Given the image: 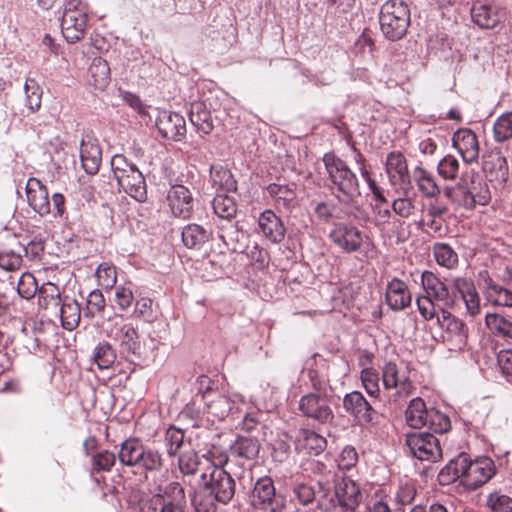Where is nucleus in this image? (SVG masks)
I'll return each mask as SVG.
<instances>
[{
  "label": "nucleus",
  "mask_w": 512,
  "mask_h": 512,
  "mask_svg": "<svg viewBox=\"0 0 512 512\" xmlns=\"http://www.w3.org/2000/svg\"><path fill=\"white\" fill-rule=\"evenodd\" d=\"M332 243L345 253L360 251L369 237L355 225L347 222H337L329 232Z\"/></svg>",
  "instance_id": "obj_13"
},
{
  "label": "nucleus",
  "mask_w": 512,
  "mask_h": 512,
  "mask_svg": "<svg viewBox=\"0 0 512 512\" xmlns=\"http://www.w3.org/2000/svg\"><path fill=\"white\" fill-rule=\"evenodd\" d=\"M437 323L443 331V342L450 346V350H461L466 345L468 329L461 319L443 309Z\"/></svg>",
  "instance_id": "obj_16"
},
{
  "label": "nucleus",
  "mask_w": 512,
  "mask_h": 512,
  "mask_svg": "<svg viewBox=\"0 0 512 512\" xmlns=\"http://www.w3.org/2000/svg\"><path fill=\"white\" fill-rule=\"evenodd\" d=\"M111 168L118 182L136 168V165L130 163L124 155L116 154L111 159Z\"/></svg>",
  "instance_id": "obj_60"
},
{
  "label": "nucleus",
  "mask_w": 512,
  "mask_h": 512,
  "mask_svg": "<svg viewBox=\"0 0 512 512\" xmlns=\"http://www.w3.org/2000/svg\"><path fill=\"white\" fill-rule=\"evenodd\" d=\"M323 163L334 187L347 200H354L361 195L357 176L342 159L333 153H326L323 156Z\"/></svg>",
  "instance_id": "obj_4"
},
{
  "label": "nucleus",
  "mask_w": 512,
  "mask_h": 512,
  "mask_svg": "<svg viewBox=\"0 0 512 512\" xmlns=\"http://www.w3.org/2000/svg\"><path fill=\"white\" fill-rule=\"evenodd\" d=\"M424 295L440 303L444 307H453L456 295L463 300L466 311L470 316H476L481 311L480 297L472 280L457 277L452 281V289L442 282L433 272L424 271L421 275Z\"/></svg>",
  "instance_id": "obj_1"
},
{
  "label": "nucleus",
  "mask_w": 512,
  "mask_h": 512,
  "mask_svg": "<svg viewBox=\"0 0 512 512\" xmlns=\"http://www.w3.org/2000/svg\"><path fill=\"white\" fill-rule=\"evenodd\" d=\"M80 157L82 167L88 174L94 175L98 172L102 161V151L96 142L82 141Z\"/></svg>",
  "instance_id": "obj_30"
},
{
  "label": "nucleus",
  "mask_w": 512,
  "mask_h": 512,
  "mask_svg": "<svg viewBox=\"0 0 512 512\" xmlns=\"http://www.w3.org/2000/svg\"><path fill=\"white\" fill-rule=\"evenodd\" d=\"M299 410L305 417L322 424L330 423L334 419L329 399L320 394L310 393L303 396L299 401Z\"/></svg>",
  "instance_id": "obj_17"
},
{
  "label": "nucleus",
  "mask_w": 512,
  "mask_h": 512,
  "mask_svg": "<svg viewBox=\"0 0 512 512\" xmlns=\"http://www.w3.org/2000/svg\"><path fill=\"white\" fill-rule=\"evenodd\" d=\"M382 383L385 390H394L392 397L395 402L407 398L414 390L410 372L403 363H385L382 367Z\"/></svg>",
  "instance_id": "obj_9"
},
{
  "label": "nucleus",
  "mask_w": 512,
  "mask_h": 512,
  "mask_svg": "<svg viewBox=\"0 0 512 512\" xmlns=\"http://www.w3.org/2000/svg\"><path fill=\"white\" fill-rule=\"evenodd\" d=\"M512 138V112L501 114L493 125V139L497 143H504Z\"/></svg>",
  "instance_id": "obj_46"
},
{
  "label": "nucleus",
  "mask_w": 512,
  "mask_h": 512,
  "mask_svg": "<svg viewBox=\"0 0 512 512\" xmlns=\"http://www.w3.org/2000/svg\"><path fill=\"white\" fill-rule=\"evenodd\" d=\"M116 360V353L108 342L99 343L95 347L94 361L99 369L110 368Z\"/></svg>",
  "instance_id": "obj_50"
},
{
  "label": "nucleus",
  "mask_w": 512,
  "mask_h": 512,
  "mask_svg": "<svg viewBox=\"0 0 512 512\" xmlns=\"http://www.w3.org/2000/svg\"><path fill=\"white\" fill-rule=\"evenodd\" d=\"M227 462L226 456H220L217 462H213L207 470L209 473H202L201 478L204 486L213 498L223 504L229 503L236 489V484L231 475L223 469Z\"/></svg>",
  "instance_id": "obj_7"
},
{
  "label": "nucleus",
  "mask_w": 512,
  "mask_h": 512,
  "mask_svg": "<svg viewBox=\"0 0 512 512\" xmlns=\"http://www.w3.org/2000/svg\"><path fill=\"white\" fill-rule=\"evenodd\" d=\"M485 324L492 334L512 339V321L504 315L487 313L485 316Z\"/></svg>",
  "instance_id": "obj_41"
},
{
  "label": "nucleus",
  "mask_w": 512,
  "mask_h": 512,
  "mask_svg": "<svg viewBox=\"0 0 512 512\" xmlns=\"http://www.w3.org/2000/svg\"><path fill=\"white\" fill-rule=\"evenodd\" d=\"M414 180L419 190L427 197H435L440 193L435 177L422 167L414 170Z\"/></svg>",
  "instance_id": "obj_44"
},
{
  "label": "nucleus",
  "mask_w": 512,
  "mask_h": 512,
  "mask_svg": "<svg viewBox=\"0 0 512 512\" xmlns=\"http://www.w3.org/2000/svg\"><path fill=\"white\" fill-rule=\"evenodd\" d=\"M406 423L415 429L428 427L433 433H446L451 422L447 415L435 408H427L425 402L417 397L410 401L405 411Z\"/></svg>",
  "instance_id": "obj_3"
},
{
  "label": "nucleus",
  "mask_w": 512,
  "mask_h": 512,
  "mask_svg": "<svg viewBox=\"0 0 512 512\" xmlns=\"http://www.w3.org/2000/svg\"><path fill=\"white\" fill-rule=\"evenodd\" d=\"M214 214L224 220L230 221L237 213V205L233 197L218 194L212 201Z\"/></svg>",
  "instance_id": "obj_43"
},
{
  "label": "nucleus",
  "mask_w": 512,
  "mask_h": 512,
  "mask_svg": "<svg viewBox=\"0 0 512 512\" xmlns=\"http://www.w3.org/2000/svg\"><path fill=\"white\" fill-rule=\"evenodd\" d=\"M484 295L486 300L495 306L512 307V291L504 284L496 283L487 276L484 279Z\"/></svg>",
  "instance_id": "obj_28"
},
{
  "label": "nucleus",
  "mask_w": 512,
  "mask_h": 512,
  "mask_svg": "<svg viewBox=\"0 0 512 512\" xmlns=\"http://www.w3.org/2000/svg\"><path fill=\"white\" fill-rule=\"evenodd\" d=\"M385 166L386 173L393 185L404 183L408 178L407 162L401 152H390L386 157Z\"/></svg>",
  "instance_id": "obj_29"
},
{
  "label": "nucleus",
  "mask_w": 512,
  "mask_h": 512,
  "mask_svg": "<svg viewBox=\"0 0 512 512\" xmlns=\"http://www.w3.org/2000/svg\"><path fill=\"white\" fill-rule=\"evenodd\" d=\"M144 450L139 440L128 439L121 444L118 459L125 466H137L141 462Z\"/></svg>",
  "instance_id": "obj_32"
},
{
  "label": "nucleus",
  "mask_w": 512,
  "mask_h": 512,
  "mask_svg": "<svg viewBox=\"0 0 512 512\" xmlns=\"http://www.w3.org/2000/svg\"><path fill=\"white\" fill-rule=\"evenodd\" d=\"M219 237L225 245L233 251L243 249L247 238L246 233L241 230L236 223L222 226L220 228Z\"/></svg>",
  "instance_id": "obj_40"
},
{
  "label": "nucleus",
  "mask_w": 512,
  "mask_h": 512,
  "mask_svg": "<svg viewBox=\"0 0 512 512\" xmlns=\"http://www.w3.org/2000/svg\"><path fill=\"white\" fill-rule=\"evenodd\" d=\"M60 307L62 327L68 331L74 330L79 325L81 319L80 304L75 299L65 296Z\"/></svg>",
  "instance_id": "obj_31"
},
{
  "label": "nucleus",
  "mask_w": 512,
  "mask_h": 512,
  "mask_svg": "<svg viewBox=\"0 0 512 512\" xmlns=\"http://www.w3.org/2000/svg\"><path fill=\"white\" fill-rule=\"evenodd\" d=\"M411 299V294L405 282L394 278L388 283L386 301L391 309L395 311L403 310L410 305Z\"/></svg>",
  "instance_id": "obj_25"
},
{
  "label": "nucleus",
  "mask_w": 512,
  "mask_h": 512,
  "mask_svg": "<svg viewBox=\"0 0 512 512\" xmlns=\"http://www.w3.org/2000/svg\"><path fill=\"white\" fill-rule=\"evenodd\" d=\"M162 137L179 141L186 134V123L182 115L169 112L162 120Z\"/></svg>",
  "instance_id": "obj_37"
},
{
  "label": "nucleus",
  "mask_w": 512,
  "mask_h": 512,
  "mask_svg": "<svg viewBox=\"0 0 512 512\" xmlns=\"http://www.w3.org/2000/svg\"><path fill=\"white\" fill-rule=\"evenodd\" d=\"M301 447L315 455L322 452L326 447V439L311 430H302L300 433Z\"/></svg>",
  "instance_id": "obj_48"
},
{
  "label": "nucleus",
  "mask_w": 512,
  "mask_h": 512,
  "mask_svg": "<svg viewBox=\"0 0 512 512\" xmlns=\"http://www.w3.org/2000/svg\"><path fill=\"white\" fill-rule=\"evenodd\" d=\"M360 164L359 172L363 179L368 184L370 190L372 191L375 200L378 202L372 206V218L371 222L374 224L376 228L379 230H385L386 227L390 224L392 219V213L388 206H384L387 203V199L383 195L381 189L377 186L376 182L371 178L370 172L367 169L364 159L362 155H358V160Z\"/></svg>",
  "instance_id": "obj_14"
},
{
  "label": "nucleus",
  "mask_w": 512,
  "mask_h": 512,
  "mask_svg": "<svg viewBox=\"0 0 512 512\" xmlns=\"http://www.w3.org/2000/svg\"><path fill=\"white\" fill-rule=\"evenodd\" d=\"M183 244L190 249H200L209 239V232L198 224H189L181 231Z\"/></svg>",
  "instance_id": "obj_38"
},
{
  "label": "nucleus",
  "mask_w": 512,
  "mask_h": 512,
  "mask_svg": "<svg viewBox=\"0 0 512 512\" xmlns=\"http://www.w3.org/2000/svg\"><path fill=\"white\" fill-rule=\"evenodd\" d=\"M105 305V298L102 292L99 290H93L87 297L84 315L86 317L93 318L95 315L104 311Z\"/></svg>",
  "instance_id": "obj_55"
},
{
  "label": "nucleus",
  "mask_w": 512,
  "mask_h": 512,
  "mask_svg": "<svg viewBox=\"0 0 512 512\" xmlns=\"http://www.w3.org/2000/svg\"><path fill=\"white\" fill-rule=\"evenodd\" d=\"M22 256L14 251L0 252V268L5 271H16L22 266Z\"/></svg>",
  "instance_id": "obj_62"
},
{
  "label": "nucleus",
  "mask_w": 512,
  "mask_h": 512,
  "mask_svg": "<svg viewBox=\"0 0 512 512\" xmlns=\"http://www.w3.org/2000/svg\"><path fill=\"white\" fill-rule=\"evenodd\" d=\"M202 399L205 402L206 412L209 416L217 420H223L227 416L240 412L242 406L245 404L244 398L239 394H234L231 397L206 391L202 395Z\"/></svg>",
  "instance_id": "obj_12"
},
{
  "label": "nucleus",
  "mask_w": 512,
  "mask_h": 512,
  "mask_svg": "<svg viewBox=\"0 0 512 512\" xmlns=\"http://www.w3.org/2000/svg\"><path fill=\"white\" fill-rule=\"evenodd\" d=\"M96 277L101 287L111 289L117 279L116 268L109 263H101L97 268Z\"/></svg>",
  "instance_id": "obj_56"
},
{
  "label": "nucleus",
  "mask_w": 512,
  "mask_h": 512,
  "mask_svg": "<svg viewBox=\"0 0 512 512\" xmlns=\"http://www.w3.org/2000/svg\"><path fill=\"white\" fill-rule=\"evenodd\" d=\"M473 22L483 29H493L500 22V13L496 6L475 3L471 8Z\"/></svg>",
  "instance_id": "obj_26"
},
{
  "label": "nucleus",
  "mask_w": 512,
  "mask_h": 512,
  "mask_svg": "<svg viewBox=\"0 0 512 512\" xmlns=\"http://www.w3.org/2000/svg\"><path fill=\"white\" fill-rule=\"evenodd\" d=\"M379 22L382 33L388 39H401L410 23L408 6L401 0L386 1L381 7Z\"/></svg>",
  "instance_id": "obj_6"
},
{
  "label": "nucleus",
  "mask_w": 512,
  "mask_h": 512,
  "mask_svg": "<svg viewBox=\"0 0 512 512\" xmlns=\"http://www.w3.org/2000/svg\"><path fill=\"white\" fill-rule=\"evenodd\" d=\"M186 507L183 487L178 482L170 483L162 494V508Z\"/></svg>",
  "instance_id": "obj_45"
},
{
  "label": "nucleus",
  "mask_w": 512,
  "mask_h": 512,
  "mask_svg": "<svg viewBox=\"0 0 512 512\" xmlns=\"http://www.w3.org/2000/svg\"><path fill=\"white\" fill-rule=\"evenodd\" d=\"M323 493V497L318 499V506L324 511L337 508L338 504L342 512H354L358 505L359 489L352 480H343L335 492Z\"/></svg>",
  "instance_id": "obj_11"
},
{
  "label": "nucleus",
  "mask_w": 512,
  "mask_h": 512,
  "mask_svg": "<svg viewBox=\"0 0 512 512\" xmlns=\"http://www.w3.org/2000/svg\"><path fill=\"white\" fill-rule=\"evenodd\" d=\"M165 445L169 457H176L181 473L194 474L199 465L197 454L184 442V433L170 427L165 434Z\"/></svg>",
  "instance_id": "obj_8"
},
{
  "label": "nucleus",
  "mask_w": 512,
  "mask_h": 512,
  "mask_svg": "<svg viewBox=\"0 0 512 512\" xmlns=\"http://www.w3.org/2000/svg\"><path fill=\"white\" fill-rule=\"evenodd\" d=\"M27 202L30 208L41 217L51 212V201L47 187L36 177L27 180L26 187Z\"/></svg>",
  "instance_id": "obj_19"
},
{
  "label": "nucleus",
  "mask_w": 512,
  "mask_h": 512,
  "mask_svg": "<svg viewBox=\"0 0 512 512\" xmlns=\"http://www.w3.org/2000/svg\"><path fill=\"white\" fill-rule=\"evenodd\" d=\"M483 167L495 180L505 181L509 174L507 160L500 151H492L484 160Z\"/></svg>",
  "instance_id": "obj_33"
},
{
  "label": "nucleus",
  "mask_w": 512,
  "mask_h": 512,
  "mask_svg": "<svg viewBox=\"0 0 512 512\" xmlns=\"http://www.w3.org/2000/svg\"><path fill=\"white\" fill-rule=\"evenodd\" d=\"M210 178L214 187L226 191L237 190V181L231 171L221 164H214L210 168Z\"/></svg>",
  "instance_id": "obj_35"
},
{
  "label": "nucleus",
  "mask_w": 512,
  "mask_h": 512,
  "mask_svg": "<svg viewBox=\"0 0 512 512\" xmlns=\"http://www.w3.org/2000/svg\"><path fill=\"white\" fill-rule=\"evenodd\" d=\"M117 183L128 195H130L135 200L139 202L146 200L147 190L145 179L137 167Z\"/></svg>",
  "instance_id": "obj_27"
},
{
  "label": "nucleus",
  "mask_w": 512,
  "mask_h": 512,
  "mask_svg": "<svg viewBox=\"0 0 512 512\" xmlns=\"http://www.w3.org/2000/svg\"><path fill=\"white\" fill-rule=\"evenodd\" d=\"M338 467L342 470H350L355 467L358 462V453L356 449L351 446H345L340 452L338 459Z\"/></svg>",
  "instance_id": "obj_61"
},
{
  "label": "nucleus",
  "mask_w": 512,
  "mask_h": 512,
  "mask_svg": "<svg viewBox=\"0 0 512 512\" xmlns=\"http://www.w3.org/2000/svg\"><path fill=\"white\" fill-rule=\"evenodd\" d=\"M167 204L174 216L188 218L193 207V197L183 185H173L167 192Z\"/></svg>",
  "instance_id": "obj_21"
},
{
  "label": "nucleus",
  "mask_w": 512,
  "mask_h": 512,
  "mask_svg": "<svg viewBox=\"0 0 512 512\" xmlns=\"http://www.w3.org/2000/svg\"><path fill=\"white\" fill-rule=\"evenodd\" d=\"M26 93V106L31 112L41 108L42 89L34 79H27L24 85Z\"/></svg>",
  "instance_id": "obj_52"
},
{
  "label": "nucleus",
  "mask_w": 512,
  "mask_h": 512,
  "mask_svg": "<svg viewBox=\"0 0 512 512\" xmlns=\"http://www.w3.org/2000/svg\"><path fill=\"white\" fill-rule=\"evenodd\" d=\"M158 304L148 297H141L136 302L135 314L147 322H154L157 319L156 309Z\"/></svg>",
  "instance_id": "obj_57"
},
{
  "label": "nucleus",
  "mask_w": 512,
  "mask_h": 512,
  "mask_svg": "<svg viewBox=\"0 0 512 512\" xmlns=\"http://www.w3.org/2000/svg\"><path fill=\"white\" fill-rule=\"evenodd\" d=\"M418 311L425 320H433L439 317L436 313L435 301L425 295H421L416 300Z\"/></svg>",
  "instance_id": "obj_64"
},
{
  "label": "nucleus",
  "mask_w": 512,
  "mask_h": 512,
  "mask_svg": "<svg viewBox=\"0 0 512 512\" xmlns=\"http://www.w3.org/2000/svg\"><path fill=\"white\" fill-rule=\"evenodd\" d=\"M116 456L109 450H101L92 455L91 458V472H110L115 465Z\"/></svg>",
  "instance_id": "obj_49"
},
{
  "label": "nucleus",
  "mask_w": 512,
  "mask_h": 512,
  "mask_svg": "<svg viewBox=\"0 0 512 512\" xmlns=\"http://www.w3.org/2000/svg\"><path fill=\"white\" fill-rule=\"evenodd\" d=\"M487 505L492 512H512V498L506 495H489Z\"/></svg>",
  "instance_id": "obj_63"
},
{
  "label": "nucleus",
  "mask_w": 512,
  "mask_h": 512,
  "mask_svg": "<svg viewBox=\"0 0 512 512\" xmlns=\"http://www.w3.org/2000/svg\"><path fill=\"white\" fill-rule=\"evenodd\" d=\"M190 121L201 132L209 134L213 129V121L210 112L203 103H193L190 111Z\"/></svg>",
  "instance_id": "obj_42"
},
{
  "label": "nucleus",
  "mask_w": 512,
  "mask_h": 512,
  "mask_svg": "<svg viewBox=\"0 0 512 512\" xmlns=\"http://www.w3.org/2000/svg\"><path fill=\"white\" fill-rule=\"evenodd\" d=\"M258 226L263 236L273 243H279L285 237V225L272 210H265L260 214Z\"/></svg>",
  "instance_id": "obj_24"
},
{
  "label": "nucleus",
  "mask_w": 512,
  "mask_h": 512,
  "mask_svg": "<svg viewBox=\"0 0 512 512\" xmlns=\"http://www.w3.org/2000/svg\"><path fill=\"white\" fill-rule=\"evenodd\" d=\"M452 143L466 163L477 161L480 147L477 136L471 129L457 130L453 135Z\"/></svg>",
  "instance_id": "obj_22"
},
{
  "label": "nucleus",
  "mask_w": 512,
  "mask_h": 512,
  "mask_svg": "<svg viewBox=\"0 0 512 512\" xmlns=\"http://www.w3.org/2000/svg\"><path fill=\"white\" fill-rule=\"evenodd\" d=\"M361 381L363 387L366 392L372 396L376 397L379 394L380 386H379V374L373 368L363 369L361 372Z\"/></svg>",
  "instance_id": "obj_59"
},
{
  "label": "nucleus",
  "mask_w": 512,
  "mask_h": 512,
  "mask_svg": "<svg viewBox=\"0 0 512 512\" xmlns=\"http://www.w3.org/2000/svg\"><path fill=\"white\" fill-rule=\"evenodd\" d=\"M267 192L278 207L290 209L296 203V193L289 185L272 183L267 186Z\"/></svg>",
  "instance_id": "obj_39"
},
{
  "label": "nucleus",
  "mask_w": 512,
  "mask_h": 512,
  "mask_svg": "<svg viewBox=\"0 0 512 512\" xmlns=\"http://www.w3.org/2000/svg\"><path fill=\"white\" fill-rule=\"evenodd\" d=\"M89 21L88 5L82 0H67L61 18L64 39L74 44L84 38Z\"/></svg>",
  "instance_id": "obj_5"
},
{
  "label": "nucleus",
  "mask_w": 512,
  "mask_h": 512,
  "mask_svg": "<svg viewBox=\"0 0 512 512\" xmlns=\"http://www.w3.org/2000/svg\"><path fill=\"white\" fill-rule=\"evenodd\" d=\"M405 442L411 455L421 462L436 463L442 459L440 441L432 433H408Z\"/></svg>",
  "instance_id": "obj_10"
},
{
  "label": "nucleus",
  "mask_w": 512,
  "mask_h": 512,
  "mask_svg": "<svg viewBox=\"0 0 512 512\" xmlns=\"http://www.w3.org/2000/svg\"><path fill=\"white\" fill-rule=\"evenodd\" d=\"M433 253L436 262L448 269L454 268L458 263V255L447 243H435Z\"/></svg>",
  "instance_id": "obj_47"
},
{
  "label": "nucleus",
  "mask_w": 512,
  "mask_h": 512,
  "mask_svg": "<svg viewBox=\"0 0 512 512\" xmlns=\"http://www.w3.org/2000/svg\"><path fill=\"white\" fill-rule=\"evenodd\" d=\"M37 293L38 305L42 309L56 310L63 302L60 288L52 282H46L42 284Z\"/></svg>",
  "instance_id": "obj_34"
},
{
  "label": "nucleus",
  "mask_w": 512,
  "mask_h": 512,
  "mask_svg": "<svg viewBox=\"0 0 512 512\" xmlns=\"http://www.w3.org/2000/svg\"><path fill=\"white\" fill-rule=\"evenodd\" d=\"M39 290L37 281L33 274L25 272L21 275L17 285L18 294L24 299H31Z\"/></svg>",
  "instance_id": "obj_54"
},
{
  "label": "nucleus",
  "mask_w": 512,
  "mask_h": 512,
  "mask_svg": "<svg viewBox=\"0 0 512 512\" xmlns=\"http://www.w3.org/2000/svg\"><path fill=\"white\" fill-rule=\"evenodd\" d=\"M464 462V455H460L451 460L444 468L441 469L439 473L440 481L449 483L456 479L462 480L463 473L461 470H464Z\"/></svg>",
  "instance_id": "obj_51"
},
{
  "label": "nucleus",
  "mask_w": 512,
  "mask_h": 512,
  "mask_svg": "<svg viewBox=\"0 0 512 512\" xmlns=\"http://www.w3.org/2000/svg\"><path fill=\"white\" fill-rule=\"evenodd\" d=\"M460 163L452 155L445 156L437 166V170L440 176L446 180H453L457 177L459 172Z\"/></svg>",
  "instance_id": "obj_58"
},
{
  "label": "nucleus",
  "mask_w": 512,
  "mask_h": 512,
  "mask_svg": "<svg viewBox=\"0 0 512 512\" xmlns=\"http://www.w3.org/2000/svg\"><path fill=\"white\" fill-rule=\"evenodd\" d=\"M115 340L119 343L120 354L130 363H134L135 359L140 358L139 334L132 324H123L115 335Z\"/></svg>",
  "instance_id": "obj_20"
},
{
  "label": "nucleus",
  "mask_w": 512,
  "mask_h": 512,
  "mask_svg": "<svg viewBox=\"0 0 512 512\" xmlns=\"http://www.w3.org/2000/svg\"><path fill=\"white\" fill-rule=\"evenodd\" d=\"M90 84L96 90H104L110 82V67L101 57L94 58L89 67Z\"/></svg>",
  "instance_id": "obj_36"
},
{
  "label": "nucleus",
  "mask_w": 512,
  "mask_h": 512,
  "mask_svg": "<svg viewBox=\"0 0 512 512\" xmlns=\"http://www.w3.org/2000/svg\"><path fill=\"white\" fill-rule=\"evenodd\" d=\"M462 484L474 490L486 484L495 474V466L490 458L484 457L474 461L465 456Z\"/></svg>",
  "instance_id": "obj_15"
},
{
  "label": "nucleus",
  "mask_w": 512,
  "mask_h": 512,
  "mask_svg": "<svg viewBox=\"0 0 512 512\" xmlns=\"http://www.w3.org/2000/svg\"><path fill=\"white\" fill-rule=\"evenodd\" d=\"M251 505L255 509L265 512L279 511L280 506L276 501V490L270 477L265 476L256 481L251 493Z\"/></svg>",
  "instance_id": "obj_18"
},
{
  "label": "nucleus",
  "mask_w": 512,
  "mask_h": 512,
  "mask_svg": "<svg viewBox=\"0 0 512 512\" xmlns=\"http://www.w3.org/2000/svg\"><path fill=\"white\" fill-rule=\"evenodd\" d=\"M343 406L346 412L353 415L359 422L371 423L375 411L362 393L353 391L344 396Z\"/></svg>",
  "instance_id": "obj_23"
},
{
  "label": "nucleus",
  "mask_w": 512,
  "mask_h": 512,
  "mask_svg": "<svg viewBox=\"0 0 512 512\" xmlns=\"http://www.w3.org/2000/svg\"><path fill=\"white\" fill-rule=\"evenodd\" d=\"M445 194L459 205L471 209L476 205H487L491 193L487 183L477 173L466 172L456 189L447 188Z\"/></svg>",
  "instance_id": "obj_2"
},
{
  "label": "nucleus",
  "mask_w": 512,
  "mask_h": 512,
  "mask_svg": "<svg viewBox=\"0 0 512 512\" xmlns=\"http://www.w3.org/2000/svg\"><path fill=\"white\" fill-rule=\"evenodd\" d=\"M259 443L254 438L239 437L233 447L234 452L243 458L254 459L259 453Z\"/></svg>",
  "instance_id": "obj_53"
}]
</instances>
